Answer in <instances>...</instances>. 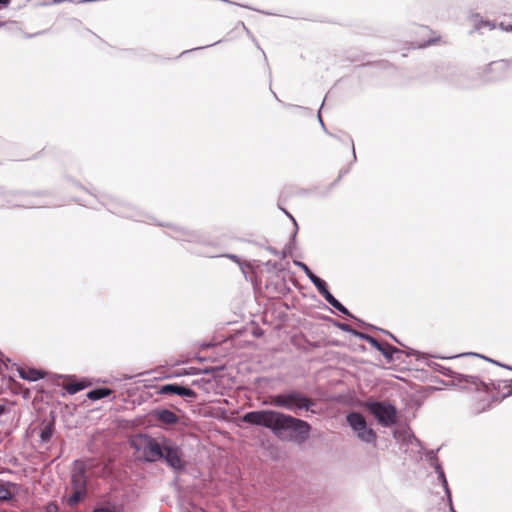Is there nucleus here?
I'll return each instance as SVG.
<instances>
[{"label":"nucleus","mask_w":512,"mask_h":512,"mask_svg":"<svg viewBox=\"0 0 512 512\" xmlns=\"http://www.w3.org/2000/svg\"><path fill=\"white\" fill-rule=\"evenodd\" d=\"M12 368H14L17 371L18 376L22 380L36 382L41 379H44L51 384H58L60 380H64V384H115L116 382L132 380L134 377H138L139 379L136 380L133 384H153L154 382L163 379H174L183 376L198 374L197 372H190L189 369L187 368H177L170 369L164 372H144L139 373L136 376L127 373H118L116 375H111L110 378H78L76 375L58 374L49 372L42 368L30 367L27 365H19L16 363L12 364ZM190 370H192V368H190Z\"/></svg>","instance_id":"nucleus-1"},{"label":"nucleus","mask_w":512,"mask_h":512,"mask_svg":"<svg viewBox=\"0 0 512 512\" xmlns=\"http://www.w3.org/2000/svg\"><path fill=\"white\" fill-rule=\"evenodd\" d=\"M130 443L135 450L142 452L143 459L148 463L163 461L176 473L183 472L187 467L183 449L170 438L140 433Z\"/></svg>","instance_id":"nucleus-2"},{"label":"nucleus","mask_w":512,"mask_h":512,"mask_svg":"<svg viewBox=\"0 0 512 512\" xmlns=\"http://www.w3.org/2000/svg\"><path fill=\"white\" fill-rule=\"evenodd\" d=\"M241 419L247 424L266 427L279 438H285L289 433V438L297 442L307 440L311 429L306 421L274 410L250 411Z\"/></svg>","instance_id":"nucleus-3"},{"label":"nucleus","mask_w":512,"mask_h":512,"mask_svg":"<svg viewBox=\"0 0 512 512\" xmlns=\"http://www.w3.org/2000/svg\"><path fill=\"white\" fill-rule=\"evenodd\" d=\"M469 389L471 408L475 414L486 411L493 403H499L512 395V386H464Z\"/></svg>","instance_id":"nucleus-4"},{"label":"nucleus","mask_w":512,"mask_h":512,"mask_svg":"<svg viewBox=\"0 0 512 512\" xmlns=\"http://www.w3.org/2000/svg\"><path fill=\"white\" fill-rule=\"evenodd\" d=\"M102 204L107 207L108 211L123 218L139 222H146L150 219L147 214L123 201L108 199L103 200Z\"/></svg>","instance_id":"nucleus-5"},{"label":"nucleus","mask_w":512,"mask_h":512,"mask_svg":"<svg viewBox=\"0 0 512 512\" xmlns=\"http://www.w3.org/2000/svg\"><path fill=\"white\" fill-rule=\"evenodd\" d=\"M346 420L359 440L367 444H375L377 438L376 432L367 426V422L362 414L350 412L347 414Z\"/></svg>","instance_id":"nucleus-6"},{"label":"nucleus","mask_w":512,"mask_h":512,"mask_svg":"<svg viewBox=\"0 0 512 512\" xmlns=\"http://www.w3.org/2000/svg\"><path fill=\"white\" fill-rule=\"evenodd\" d=\"M440 390V386H405L401 396L408 407L418 408L433 391Z\"/></svg>","instance_id":"nucleus-7"},{"label":"nucleus","mask_w":512,"mask_h":512,"mask_svg":"<svg viewBox=\"0 0 512 512\" xmlns=\"http://www.w3.org/2000/svg\"><path fill=\"white\" fill-rule=\"evenodd\" d=\"M366 408L384 427L396 422V408L389 403L370 401L366 403Z\"/></svg>","instance_id":"nucleus-8"},{"label":"nucleus","mask_w":512,"mask_h":512,"mask_svg":"<svg viewBox=\"0 0 512 512\" xmlns=\"http://www.w3.org/2000/svg\"><path fill=\"white\" fill-rule=\"evenodd\" d=\"M273 404L278 407H283L288 410L298 411V410H308L313 402L296 392H291L287 394H279L273 397Z\"/></svg>","instance_id":"nucleus-9"},{"label":"nucleus","mask_w":512,"mask_h":512,"mask_svg":"<svg viewBox=\"0 0 512 512\" xmlns=\"http://www.w3.org/2000/svg\"><path fill=\"white\" fill-rule=\"evenodd\" d=\"M34 195H36V193H28L23 191H9L3 187H0V196L3 198L2 205L26 208L41 206L39 202L30 199Z\"/></svg>","instance_id":"nucleus-10"},{"label":"nucleus","mask_w":512,"mask_h":512,"mask_svg":"<svg viewBox=\"0 0 512 512\" xmlns=\"http://www.w3.org/2000/svg\"><path fill=\"white\" fill-rule=\"evenodd\" d=\"M158 225L168 227L170 232L167 233V235L174 238L175 240L197 243L201 241V235L197 231L188 230L184 227L172 224L158 223Z\"/></svg>","instance_id":"nucleus-11"},{"label":"nucleus","mask_w":512,"mask_h":512,"mask_svg":"<svg viewBox=\"0 0 512 512\" xmlns=\"http://www.w3.org/2000/svg\"><path fill=\"white\" fill-rule=\"evenodd\" d=\"M86 471H87V467L83 461L75 460L73 462L71 476H70L71 488L87 489Z\"/></svg>","instance_id":"nucleus-12"},{"label":"nucleus","mask_w":512,"mask_h":512,"mask_svg":"<svg viewBox=\"0 0 512 512\" xmlns=\"http://www.w3.org/2000/svg\"><path fill=\"white\" fill-rule=\"evenodd\" d=\"M429 366L433 367L435 370L439 371L440 373L446 376L454 377L459 382L464 381L467 384H487L484 380H480L477 376L458 374L452 371L450 368L444 367L435 362H432L431 364H429Z\"/></svg>","instance_id":"nucleus-13"},{"label":"nucleus","mask_w":512,"mask_h":512,"mask_svg":"<svg viewBox=\"0 0 512 512\" xmlns=\"http://www.w3.org/2000/svg\"><path fill=\"white\" fill-rule=\"evenodd\" d=\"M373 347L377 351H379L388 362L402 360V357L405 354L403 350H400L397 347L385 341L382 342L377 340V345Z\"/></svg>","instance_id":"nucleus-14"},{"label":"nucleus","mask_w":512,"mask_h":512,"mask_svg":"<svg viewBox=\"0 0 512 512\" xmlns=\"http://www.w3.org/2000/svg\"><path fill=\"white\" fill-rule=\"evenodd\" d=\"M294 265L300 268L307 278L311 281V283L316 287L317 291L320 295L324 294V291L328 289V285L325 280L317 276L307 264L302 261L294 260Z\"/></svg>","instance_id":"nucleus-15"},{"label":"nucleus","mask_w":512,"mask_h":512,"mask_svg":"<svg viewBox=\"0 0 512 512\" xmlns=\"http://www.w3.org/2000/svg\"><path fill=\"white\" fill-rule=\"evenodd\" d=\"M152 416L160 427L173 426L180 421L178 415L169 409H155L152 411Z\"/></svg>","instance_id":"nucleus-16"},{"label":"nucleus","mask_w":512,"mask_h":512,"mask_svg":"<svg viewBox=\"0 0 512 512\" xmlns=\"http://www.w3.org/2000/svg\"><path fill=\"white\" fill-rule=\"evenodd\" d=\"M55 416L51 412L49 418H45L41 422V431H40V441L42 443H47L51 440L54 431H55Z\"/></svg>","instance_id":"nucleus-17"},{"label":"nucleus","mask_w":512,"mask_h":512,"mask_svg":"<svg viewBox=\"0 0 512 512\" xmlns=\"http://www.w3.org/2000/svg\"><path fill=\"white\" fill-rule=\"evenodd\" d=\"M157 391L160 395L176 394L183 397L194 398L196 393L189 386H159Z\"/></svg>","instance_id":"nucleus-18"},{"label":"nucleus","mask_w":512,"mask_h":512,"mask_svg":"<svg viewBox=\"0 0 512 512\" xmlns=\"http://www.w3.org/2000/svg\"><path fill=\"white\" fill-rule=\"evenodd\" d=\"M508 70V63L507 61H504V60H501V61H498V62H491L489 63L486 68H485V76L488 74V73H491V72H498L499 75L497 76H494V77H488L487 76V81H497L499 80L502 75Z\"/></svg>","instance_id":"nucleus-19"},{"label":"nucleus","mask_w":512,"mask_h":512,"mask_svg":"<svg viewBox=\"0 0 512 512\" xmlns=\"http://www.w3.org/2000/svg\"><path fill=\"white\" fill-rule=\"evenodd\" d=\"M72 492L64 497L66 505L70 508L76 507L81 503L87 496V489H76L71 488Z\"/></svg>","instance_id":"nucleus-20"},{"label":"nucleus","mask_w":512,"mask_h":512,"mask_svg":"<svg viewBox=\"0 0 512 512\" xmlns=\"http://www.w3.org/2000/svg\"><path fill=\"white\" fill-rule=\"evenodd\" d=\"M323 298L327 301L328 304H330L334 309H336L338 312H340L342 315L349 317L351 312L347 309L346 306H344L329 290L324 291V294H322Z\"/></svg>","instance_id":"nucleus-21"},{"label":"nucleus","mask_w":512,"mask_h":512,"mask_svg":"<svg viewBox=\"0 0 512 512\" xmlns=\"http://www.w3.org/2000/svg\"><path fill=\"white\" fill-rule=\"evenodd\" d=\"M112 394V390L106 386H97L87 393V398L91 401H97L102 398L108 397Z\"/></svg>","instance_id":"nucleus-22"},{"label":"nucleus","mask_w":512,"mask_h":512,"mask_svg":"<svg viewBox=\"0 0 512 512\" xmlns=\"http://www.w3.org/2000/svg\"><path fill=\"white\" fill-rule=\"evenodd\" d=\"M435 472L437 473L438 475V479L440 480L444 490H445V494L447 495V498L449 500V502L451 503L452 502V499H451V492H450V489H449V486H448V482H447V479H446V476H445V473H444V470L442 468L441 465H437L436 468H434Z\"/></svg>","instance_id":"nucleus-23"},{"label":"nucleus","mask_w":512,"mask_h":512,"mask_svg":"<svg viewBox=\"0 0 512 512\" xmlns=\"http://www.w3.org/2000/svg\"><path fill=\"white\" fill-rule=\"evenodd\" d=\"M319 319L327 321V322L331 323L334 327H336L344 332H347L349 334H350V331H352V329H353L352 326H350L346 323L340 322L338 320H335V319L331 318L330 316L323 315Z\"/></svg>","instance_id":"nucleus-24"},{"label":"nucleus","mask_w":512,"mask_h":512,"mask_svg":"<svg viewBox=\"0 0 512 512\" xmlns=\"http://www.w3.org/2000/svg\"><path fill=\"white\" fill-rule=\"evenodd\" d=\"M439 450H440V448H438L436 450H424L425 451V460L433 468H436L437 465H441L438 460V457H437V452Z\"/></svg>","instance_id":"nucleus-25"},{"label":"nucleus","mask_w":512,"mask_h":512,"mask_svg":"<svg viewBox=\"0 0 512 512\" xmlns=\"http://www.w3.org/2000/svg\"><path fill=\"white\" fill-rule=\"evenodd\" d=\"M350 334L353 335L354 337L361 339V340L367 341L371 346L377 345V339L367 333L358 331L353 328L352 331H350Z\"/></svg>","instance_id":"nucleus-26"},{"label":"nucleus","mask_w":512,"mask_h":512,"mask_svg":"<svg viewBox=\"0 0 512 512\" xmlns=\"http://www.w3.org/2000/svg\"><path fill=\"white\" fill-rule=\"evenodd\" d=\"M328 134L330 136L334 137V138H337L341 142L346 143L347 145H349L351 147V149H352V154H353L352 163L357 160L356 152H355V146H354V141H353V139H352V137L350 135L344 134V138H340V137H338L336 135H333V134H330V133H328Z\"/></svg>","instance_id":"nucleus-27"},{"label":"nucleus","mask_w":512,"mask_h":512,"mask_svg":"<svg viewBox=\"0 0 512 512\" xmlns=\"http://www.w3.org/2000/svg\"><path fill=\"white\" fill-rule=\"evenodd\" d=\"M348 318L353 320L354 322H356L361 327H365V328H368V329H371V330H377L378 329V327H376L375 325L365 322L363 319L355 316L352 313L350 314V316Z\"/></svg>","instance_id":"nucleus-28"},{"label":"nucleus","mask_w":512,"mask_h":512,"mask_svg":"<svg viewBox=\"0 0 512 512\" xmlns=\"http://www.w3.org/2000/svg\"><path fill=\"white\" fill-rule=\"evenodd\" d=\"M408 444L414 445L420 448V450H425V447L420 439H418L413 433H410L407 435V438L405 439Z\"/></svg>","instance_id":"nucleus-29"},{"label":"nucleus","mask_w":512,"mask_h":512,"mask_svg":"<svg viewBox=\"0 0 512 512\" xmlns=\"http://www.w3.org/2000/svg\"><path fill=\"white\" fill-rule=\"evenodd\" d=\"M298 225H296V228H294V231L292 232L291 236H290V240L289 242L285 245V247H287L291 252H293V250L295 249L296 247V238H297V234H298Z\"/></svg>","instance_id":"nucleus-30"},{"label":"nucleus","mask_w":512,"mask_h":512,"mask_svg":"<svg viewBox=\"0 0 512 512\" xmlns=\"http://www.w3.org/2000/svg\"><path fill=\"white\" fill-rule=\"evenodd\" d=\"M12 498L11 491L3 484H0V501H7Z\"/></svg>","instance_id":"nucleus-31"},{"label":"nucleus","mask_w":512,"mask_h":512,"mask_svg":"<svg viewBox=\"0 0 512 512\" xmlns=\"http://www.w3.org/2000/svg\"><path fill=\"white\" fill-rule=\"evenodd\" d=\"M178 384H212V380L210 378L201 377L197 379H192L190 382L181 381Z\"/></svg>","instance_id":"nucleus-32"},{"label":"nucleus","mask_w":512,"mask_h":512,"mask_svg":"<svg viewBox=\"0 0 512 512\" xmlns=\"http://www.w3.org/2000/svg\"><path fill=\"white\" fill-rule=\"evenodd\" d=\"M466 355H473V356L481 357V358L486 359V360H488V361H490V362H492V363H494V364H496V365H499V366H501V367H503V368H506V369H509V370H511V371H512V367H511V366L506 365V364H501V363H500V362H498V361H495V360L489 359V358H487V357H485V356H482V355H479V354H477V353H467Z\"/></svg>","instance_id":"nucleus-33"},{"label":"nucleus","mask_w":512,"mask_h":512,"mask_svg":"<svg viewBox=\"0 0 512 512\" xmlns=\"http://www.w3.org/2000/svg\"><path fill=\"white\" fill-rule=\"evenodd\" d=\"M92 512H118V511L112 505H104V506L95 508Z\"/></svg>","instance_id":"nucleus-34"},{"label":"nucleus","mask_w":512,"mask_h":512,"mask_svg":"<svg viewBox=\"0 0 512 512\" xmlns=\"http://www.w3.org/2000/svg\"><path fill=\"white\" fill-rule=\"evenodd\" d=\"M428 376H429V371L424 370V369L416 370V372H415V378L419 379L421 381L426 380L428 378Z\"/></svg>","instance_id":"nucleus-35"},{"label":"nucleus","mask_w":512,"mask_h":512,"mask_svg":"<svg viewBox=\"0 0 512 512\" xmlns=\"http://www.w3.org/2000/svg\"><path fill=\"white\" fill-rule=\"evenodd\" d=\"M69 394H75L88 386H63Z\"/></svg>","instance_id":"nucleus-36"},{"label":"nucleus","mask_w":512,"mask_h":512,"mask_svg":"<svg viewBox=\"0 0 512 512\" xmlns=\"http://www.w3.org/2000/svg\"><path fill=\"white\" fill-rule=\"evenodd\" d=\"M278 206H279V209L287 216V218H289L292 221L294 228H296V225H298V223H297L295 217L289 211H287L285 208L281 207L280 204H278Z\"/></svg>","instance_id":"nucleus-37"},{"label":"nucleus","mask_w":512,"mask_h":512,"mask_svg":"<svg viewBox=\"0 0 512 512\" xmlns=\"http://www.w3.org/2000/svg\"><path fill=\"white\" fill-rule=\"evenodd\" d=\"M376 331H379V332H381V333H383V334H385V335H388V336H389V338H391L393 341H395L396 343H398V344H400V345L404 346V345H403V344L398 340V338H397L395 335H393L391 332H389V331H387V330H385V329H382V328H378Z\"/></svg>","instance_id":"nucleus-38"},{"label":"nucleus","mask_w":512,"mask_h":512,"mask_svg":"<svg viewBox=\"0 0 512 512\" xmlns=\"http://www.w3.org/2000/svg\"><path fill=\"white\" fill-rule=\"evenodd\" d=\"M499 27L504 31L512 32V23L510 22L502 21L499 23Z\"/></svg>","instance_id":"nucleus-39"},{"label":"nucleus","mask_w":512,"mask_h":512,"mask_svg":"<svg viewBox=\"0 0 512 512\" xmlns=\"http://www.w3.org/2000/svg\"><path fill=\"white\" fill-rule=\"evenodd\" d=\"M219 43H221V40H218V41H216V42H214V43H212V44H209V45L196 47V48H193V49H191V50H186V51L182 52V53H181V55H183V54H185V53H188V52H191V51H194V50H201V49H205V48H208V47H211V46L217 45V44H219Z\"/></svg>","instance_id":"nucleus-40"},{"label":"nucleus","mask_w":512,"mask_h":512,"mask_svg":"<svg viewBox=\"0 0 512 512\" xmlns=\"http://www.w3.org/2000/svg\"><path fill=\"white\" fill-rule=\"evenodd\" d=\"M285 107H288V108H292V107L300 108V109H302L306 114H308V115H311V114H312V110H311V109H309V108H306V107L296 106V105H292V104H285Z\"/></svg>","instance_id":"nucleus-41"},{"label":"nucleus","mask_w":512,"mask_h":512,"mask_svg":"<svg viewBox=\"0 0 512 512\" xmlns=\"http://www.w3.org/2000/svg\"><path fill=\"white\" fill-rule=\"evenodd\" d=\"M291 254H292V252L287 247H284V249L280 253V256L282 259H285L286 257H288Z\"/></svg>","instance_id":"nucleus-42"},{"label":"nucleus","mask_w":512,"mask_h":512,"mask_svg":"<svg viewBox=\"0 0 512 512\" xmlns=\"http://www.w3.org/2000/svg\"><path fill=\"white\" fill-rule=\"evenodd\" d=\"M225 256L227 258L231 259L232 261L238 263L239 265H241L240 258L237 255H235V254H226Z\"/></svg>","instance_id":"nucleus-43"},{"label":"nucleus","mask_w":512,"mask_h":512,"mask_svg":"<svg viewBox=\"0 0 512 512\" xmlns=\"http://www.w3.org/2000/svg\"><path fill=\"white\" fill-rule=\"evenodd\" d=\"M317 118H318V121H319V123H320V125H321L322 129H323L326 133H328V131H327V129H326V126H325V124H324V121H323V119H322V117H321L320 111H319V112H318V114H317Z\"/></svg>","instance_id":"nucleus-44"},{"label":"nucleus","mask_w":512,"mask_h":512,"mask_svg":"<svg viewBox=\"0 0 512 512\" xmlns=\"http://www.w3.org/2000/svg\"><path fill=\"white\" fill-rule=\"evenodd\" d=\"M349 169H344V170H341L340 173H339V176L338 178L331 184V186H333L334 184H336L343 175H345L346 173H348Z\"/></svg>","instance_id":"nucleus-45"},{"label":"nucleus","mask_w":512,"mask_h":512,"mask_svg":"<svg viewBox=\"0 0 512 512\" xmlns=\"http://www.w3.org/2000/svg\"><path fill=\"white\" fill-rule=\"evenodd\" d=\"M11 0H0V9L7 8L10 5Z\"/></svg>","instance_id":"nucleus-46"},{"label":"nucleus","mask_w":512,"mask_h":512,"mask_svg":"<svg viewBox=\"0 0 512 512\" xmlns=\"http://www.w3.org/2000/svg\"><path fill=\"white\" fill-rule=\"evenodd\" d=\"M6 413V406L5 403H2V399L0 400V416L4 415Z\"/></svg>","instance_id":"nucleus-47"},{"label":"nucleus","mask_w":512,"mask_h":512,"mask_svg":"<svg viewBox=\"0 0 512 512\" xmlns=\"http://www.w3.org/2000/svg\"><path fill=\"white\" fill-rule=\"evenodd\" d=\"M434 42H435V40H434V39H430V40H428V41L424 42L423 44H421L419 47H422V48H423V47H427V46L431 45V44H432V43H434Z\"/></svg>","instance_id":"nucleus-48"},{"label":"nucleus","mask_w":512,"mask_h":512,"mask_svg":"<svg viewBox=\"0 0 512 512\" xmlns=\"http://www.w3.org/2000/svg\"><path fill=\"white\" fill-rule=\"evenodd\" d=\"M397 379L401 380V381H404L406 384L408 385H411V384H414L412 380L410 379H406L404 377H397Z\"/></svg>","instance_id":"nucleus-49"},{"label":"nucleus","mask_w":512,"mask_h":512,"mask_svg":"<svg viewBox=\"0 0 512 512\" xmlns=\"http://www.w3.org/2000/svg\"><path fill=\"white\" fill-rule=\"evenodd\" d=\"M433 381L436 382L437 384H441V385L447 384L446 382H444L441 379H438L437 377H434ZM451 384H454V383L452 382Z\"/></svg>","instance_id":"nucleus-50"},{"label":"nucleus","mask_w":512,"mask_h":512,"mask_svg":"<svg viewBox=\"0 0 512 512\" xmlns=\"http://www.w3.org/2000/svg\"><path fill=\"white\" fill-rule=\"evenodd\" d=\"M499 382H503V384H510V385H512V379H503V380H499Z\"/></svg>","instance_id":"nucleus-51"},{"label":"nucleus","mask_w":512,"mask_h":512,"mask_svg":"<svg viewBox=\"0 0 512 512\" xmlns=\"http://www.w3.org/2000/svg\"><path fill=\"white\" fill-rule=\"evenodd\" d=\"M62 2H72V0H53L54 4L62 3Z\"/></svg>","instance_id":"nucleus-52"},{"label":"nucleus","mask_w":512,"mask_h":512,"mask_svg":"<svg viewBox=\"0 0 512 512\" xmlns=\"http://www.w3.org/2000/svg\"><path fill=\"white\" fill-rule=\"evenodd\" d=\"M407 351H408V352H407V356H410V355H412V354H415V353H416V351H414V350H413V349H411V348H407Z\"/></svg>","instance_id":"nucleus-53"},{"label":"nucleus","mask_w":512,"mask_h":512,"mask_svg":"<svg viewBox=\"0 0 512 512\" xmlns=\"http://www.w3.org/2000/svg\"><path fill=\"white\" fill-rule=\"evenodd\" d=\"M322 308L325 310H328L330 312H333L331 308H329L326 304L322 303Z\"/></svg>","instance_id":"nucleus-54"},{"label":"nucleus","mask_w":512,"mask_h":512,"mask_svg":"<svg viewBox=\"0 0 512 512\" xmlns=\"http://www.w3.org/2000/svg\"><path fill=\"white\" fill-rule=\"evenodd\" d=\"M457 85L460 86V87H463V88H469L470 87L469 85H465L464 83H461V82H458Z\"/></svg>","instance_id":"nucleus-55"},{"label":"nucleus","mask_w":512,"mask_h":512,"mask_svg":"<svg viewBox=\"0 0 512 512\" xmlns=\"http://www.w3.org/2000/svg\"><path fill=\"white\" fill-rule=\"evenodd\" d=\"M380 384L388 385V384H394V382H392V381H388V380H384V381H382Z\"/></svg>","instance_id":"nucleus-56"},{"label":"nucleus","mask_w":512,"mask_h":512,"mask_svg":"<svg viewBox=\"0 0 512 512\" xmlns=\"http://www.w3.org/2000/svg\"><path fill=\"white\" fill-rule=\"evenodd\" d=\"M484 24H485L486 26H489V27H492V28H494V27H495V25H494V24H491L489 21H485V22H484Z\"/></svg>","instance_id":"nucleus-57"},{"label":"nucleus","mask_w":512,"mask_h":512,"mask_svg":"<svg viewBox=\"0 0 512 512\" xmlns=\"http://www.w3.org/2000/svg\"><path fill=\"white\" fill-rule=\"evenodd\" d=\"M57 510V507L56 506H53V507H49L48 511L49 512H53V511H56Z\"/></svg>","instance_id":"nucleus-58"},{"label":"nucleus","mask_w":512,"mask_h":512,"mask_svg":"<svg viewBox=\"0 0 512 512\" xmlns=\"http://www.w3.org/2000/svg\"><path fill=\"white\" fill-rule=\"evenodd\" d=\"M8 384H14V385H17V384H19V383H18L16 380H14V379H13V380L9 381V382H8Z\"/></svg>","instance_id":"nucleus-59"},{"label":"nucleus","mask_w":512,"mask_h":512,"mask_svg":"<svg viewBox=\"0 0 512 512\" xmlns=\"http://www.w3.org/2000/svg\"><path fill=\"white\" fill-rule=\"evenodd\" d=\"M241 25H242V26H243V28L247 31V33H249V30L247 29L246 25H245L243 22H241Z\"/></svg>","instance_id":"nucleus-60"},{"label":"nucleus","mask_w":512,"mask_h":512,"mask_svg":"<svg viewBox=\"0 0 512 512\" xmlns=\"http://www.w3.org/2000/svg\"><path fill=\"white\" fill-rule=\"evenodd\" d=\"M3 371H2V360L0 359V375H2Z\"/></svg>","instance_id":"nucleus-61"},{"label":"nucleus","mask_w":512,"mask_h":512,"mask_svg":"<svg viewBox=\"0 0 512 512\" xmlns=\"http://www.w3.org/2000/svg\"><path fill=\"white\" fill-rule=\"evenodd\" d=\"M259 380H260V378H255V380H254V383H253V384H258Z\"/></svg>","instance_id":"nucleus-62"},{"label":"nucleus","mask_w":512,"mask_h":512,"mask_svg":"<svg viewBox=\"0 0 512 512\" xmlns=\"http://www.w3.org/2000/svg\"><path fill=\"white\" fill-rule=\"evenodd\" d=\"M334 384L340 385V384H342V381L341 380H337Z\"/></svg>","instance_id":"nucleus-63"},{"label":"nucleus","mask_w":512,"mask_h":512,"mask_svg":"<svg viewBox=\"0 0 512 512\" xmlns=\"http://www.w3.org/2000/svg\"><path fill=\"white\" fill-rule=\"evenodd\" d=\"M6 25V22H0V28L5 26Z\"/></svg>","instance_id":"nucleus-64"}]
</instances>
